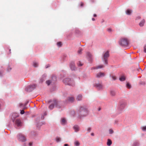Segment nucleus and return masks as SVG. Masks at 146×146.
Wrapping results in <instances>:
<instances>
[{
	"instance_id": "obj_23",
	"label": "nucleus",
	"mask_w": 146,
	"mask_h": 146,
	"mask_svg": "<svg viewBox=\"0 0 146 146\" xmlns=\"http://www.w3.org/2000/svg\"><path fill=\"white\" fill-rule=\"evenodd\" d=\"M114 132L113 130L111 129H109L108 130V133L109 134H112L114 133Z\"/></svg>"
},
{
	"instance_id": "obj_54",
	"label": "nucleus",
	"mask_w": 146,
	"mask_h": 146,
	"mask_svg": "<svg viewBox=\"0 0 146 146\" xmlns=\"http://www.w3.org/2000/svg\"><path fill=\"white\" fill-rule=\"evenodd\" d=\"M48 66H47V67H46V68H48Z\"/></svg>"
},
{
	"instance_id": "obj_34",
	"label": "nucleus",
	"mask_w": 146,
	"mask_h": 146,
	"mask_svg": "<svg viewBox=\"0 0 146 146\" xmlns=\"http://www.w3.org/2000/svg\"><path fill=\"white\" fill-rule=\"evenodd\" d=\"M71 114L73 116H74L76 114L75 113V112L74 111H71Z\"/></svg>"
},
{
	"instance_id": "obj_35",
	"label": "nucleus",
	"mask_w": 146,
	"mask_h": 146,
	"mask_svg": "<svg viewBox=\"0 0 146 146\" xmlns=\"http://www.w3.org/2000/svg\"><path fill=\"white\" fill-rule=\"evenodd\" d=\"M104 63L106 64L108 63V60L107 58L104 59Z\"/></svg>"
},
{
	"instance_id": "obj_33",
	"label": "nucleus",
	"mask_w": 146,
	"mask_h": 146,
	"mask_svg": "<svg viewBox=\"0 0 146 146\" xmlns=\"http://www.w3.org/2000/svg\"><path fill=\"white\" fill-rule=\"evenodd\" d=\"M56 141L58 142L61 141V138L59 137H56Z\"/></svg>"
},
{
	"instance_id": "obj_24",
	"label": "nucleus",
	"mask_w": 146,
	"mask_h": 146,
	"mask_svg": "<svg viewBox=\"0 0 146 146\" xmlns=\"http://www.w3.org/2000/svg\"><path fill=\"white\" fill-rule=\"evenodd\" d=\"M56 45L58 47H60L62 46V43L60 42H58L56 43Z\"/></svg>"
},
{
	"instance_id": "obj_42",
	"label": "nucleus",
	"mask_w": 146,
	"mask_h": 146,
	"mask_svg": "<svg viewBox=\"0 0 146 146\" xmlns=\"http://www.w3.org/2000/svg\"><path fill=\"white\" fill-rule=\"evenodd\" d=\"M82 50V49H80L78 50V53H80Z\"/></svg>"
},
{
	"instance_id": "obj_45",
	"label": "nucleus",
	"mask_w": 146,
	"mask_h": 146,
	"mask_svg": "<svg viewBox=\"0 0 146 146\" xmlns=\"http://www.w3.org/2000/svg\"><path fill=\"white\" fill-rule=\"evenodd\" d=\"M84 4L82 3L81 2L80 4V6L82 7L84 5Z\"/></svg>"
},
{
	"instance_id": "obj_15",
	"label": "nucleus",
	"mask_w": 146,
	"mask_h": 146,
	"mask_svg": "<svg viewBox=\"0 0 146 146\" xmlns=\"http://www.w3.org/2000/svg\"><path fill=\"white\" fill-rule=\"evenodd\" d=\"M70 67L72 70H74L75 69V64L73 62H72L70 65Z\"/></svg>"
},
{
	"instance_id": "obj_17",
	"label": "nucleus",
	"mask_w": 146,
	"mask_h": 146,
	"mask_svg": "<svg viewBox=\"0 0 146 146\" xmlns=\"http://www.w3.org/2000/svg\"><path fill=\"white\" fill-rule=\"evenodd\" d=\"M33 65L35 67H37L38 66V64L37 62L34 61L33 62Z\"/></svg>"
},
{
	"instance_id": "obj_30",
	"label": "nucleus",
	"mask_w": 146,
	"mask_h": 146,
	"mask_svg": "<svg viewBox=\"0 0 146 146\" xmlns=\"http://www.w3.org/2000/svg\"><path fill=\"white\" fill-rule=\"evenodd\" d=\"M104 67V66L103 65H100L96 67L95 69H98V68H102Z\"/></svg>"
},
{
	"instance_id": "obj_1",
	"label": "nucleus",
	"mask_w": 146,
	"mask_h": 146,
	"mask_svg": "<svg viewBox=\"0 0 146 146\" xmlns=\"http://www.w3.org/2000/svg\"><path fill=\"white\" fill-rule=\"evenodd\" d=\"M78 114V117L82 118L87 116L88 113V110L85 107L81 106L77 110Z\"/></svg>"
},
{
	"instance_id": "obj_53",
	"label": "nucleus",
	"mask_w": 146,
	"mask_h": 146,
	"mask_svg": "<svg viewBox=\"0 0 146 146\" xmlns=\"http://www.w3.org/2000/svg\"><path fill=\"white\" fill-rule=\"evenodd\" d=\"M140 19V17H138V19Z\"/></svg>"
},
{
	"instance_id": "obj_55",
	"label": "nucleus",
	"mask_w": 146,
	"mask_h": 146,
	"mask_svg": "<svg viewBox=\"0 0 146 146\" xmlns=\"http://www.w3.org/2000/svg\"><path fill=\"white\" fill-rule=\"evenodd\" d=\"M140 70H141V69L140 68Z\"/></svg>"
},
{
	"instance_id": "obj_9",
	"label": "nucleus",
	"mask_w": 146,
	"mask_h": 146,
	"mask_svg": "<svg viewBox=\"0 0 146 146\" xmlns=\"http://www.w3.org/2000/svg\"><path fill=\"white\" fill-rule=\"evenodd\" d=\"M109 56V52L107 51L104 53L103 57L104 59L108 58Z\"/></svg>"
},
{
	"instance_id": "obj_25",
	"label": "nucleus",
	"mask_w": 146,
	"mask_h": 146,
	"mask_svg": "<svg viewBox=\"0 0 146 146\" xmlns=\"http://www.w3.org/2000/svg\"><path fill=\"white\" fill-rule=\"evenodd\" d=\"M110 94L112 96H114L115 95V92L114 91L111 90L110 91Z\"/></svg>"
},
{
	"instance_id": "obj_6",
	"label": "nucleus",
	"mask_w": 146,
	"mask_h": 146,
	"mask_svg": "<svg viewBox=\"0 0 146 146\" xmlns=\"http://www.w3.org/2000/svg\"><path fill=\"white\" fill-rule=\"evenodd\" d=\"M19 116L18 114L17 113H13L12 114L11 118L13 122H14L16 118Z\"/></svg>"
},
{
	"instance_id": "obj_2",
	"label": "nucleus",
	"mask_w": 146,
	"mask_h": 146,
	"mask_svg": "<svg viewBox=\"0 0 146 146\" xmlns=\"http://www.w3.org/2000/svg\"><path fill=\"white\" fill-rule=\"evenodd\" d=\"M63 82L66 85L72 86L74 84V81L73 78H66L64 80Z\"/></svg>"
},
{
	"instance_id": "obj_13",
	"label": "nucleus",
	"mask_w": 146,
	"mask_h": 146,
	"mask_svg": "<svg viewBox=\"0 0 146 146\" xmlns=\"http://www.w3.org/2000/svg\"><path fill=\"white\" fill-rule=\"evenodd\" d=\"M16 124L18 126H21L22 123L21 121L19 119L16 120Z\"/></svg>"
},
{
	"instance_id": "obj_14",
	"label": "nucleus",
	"mask_w": 146,
	"mask_h": 146,
	"mask_svg": "<svg viewBox=\"0 0 146 146\" xmlns=\"http://www.w3.org/2000/svg\"><path fill=\"white\" fill-rule=\"evenodd\" d=\"M82 96L81 94L78 95L76 98V100L77 101H79L82 100Z\"/></svg>"
},
{
	"instance_id": "obj_43",
	"label": "nucleus",
	"mask_w": 146,
	"mask_h": 146,
	"mask_svg": "<svg viewBox=\"0 0 146 146\" xmlns=\"http://www.w3.org/2000/svg\"><path fill=\"white\" fill-rule=\"evenodd\" d=\"M35 85L34 84L33 85H31L30 87L31 88H34L35 87Z\"/></svg>"
},
{
	"instance_id": "obj_12",
	"label": "nucleus",
	"mask_w": 146,
	"mask_h": 146,
	"mask_svg": "<svg viewBox=\"0 0 146 146\" xmlns=\"http://www.w3.org/2000/svg\"><path fill=\"white\" fill-rule=\"evenodd\" d=\"M73 129L74 131L76 132L79 131L80 130V127L78 125H74L73 127Z\"/></svg>"
},
{
	"instance_id": "obj_40",
	"label": "nucleus",
	"mask_w": 146,
	"mask_h": 146,
	"mask_svg": "<svg viewBox=\"0 0 146 146\" xmlns=\"http://www.w3.org/2000/svg\"><path fill=\"white\" fill-rule=\"evenodd\" d=\"M111 78H112V79L113 80H115L116 79V77L114 76H112Z\"/></svg>"
},
{
	"instance_id": "obj_41",
	"label": "nucleus",
	"mask_w": 146,
	"mask_h": 146,
	"mask_svg": "<svg viewBox=\"0 0 146 146\" xmlns=\"http://www.w3.org/2000/svg\"><path fill=\"white\" fill-rule=\"evenodd\" d=\"M25 113L24 110H22L21 111V113L22 114H23Z\"/></svg>"
},
{
	"instance_id": "obj_48",
	"label": "nucleus",
	"mask_w": 146,
	"mask_h": 146,
	"mask_svg": "<svg viewBox=\"0 0 146 146\" xmlns=\"http://www.w3.org/2000/svg\"><path fill=\"white\" fill-rule=\"evenodd\" d=\"M94 17H97V15L96 14H94Z\"/></svg>"
},
{
	"instance_id": "obj_11",
	"label": "nucleus",
	"mask_w": 146,
	"mask_h": 146,
	"mask_svg": "<svg viewBox=\"0 0 146 146\" xmlns=\"http://www.w3.org/2000/svg\"><path fill=\"white\" fill-rule=\"evenodd\" d=\"M95 86L98 89H101L102 88L103 86L101 83H97L95 85Z\"/></svg>"
},
{
	"instance_id": "obj_39",
	"label": "nucleus",
	"mask_w": 146,
	"mask_h": 146,
	"mask_svg": "<svg viewBox=\"0 0 146 146\" xmlns=\"http://www.w3.org/2000/svg\"><path fill=\"white\" fill-rule=\"evenodd\" d=\"M75 32L76 33H80V31L78 30H76L75 31Z\"/></svg>"
},
{
	"instance_id": "obj_5",
	"label": "nucleus",
	"mask_w": 146,
	"mask_h": 146,
	"mask_svg": "<svg viewBox=\"0 0 146 146\" xmlns=\"http://www.w3.org/2000/svg\"><path fill=\"white\" fill-rule=\"evenodd\" d=\"M58 103L56 101H54V103L52 104L51 105L49 106V108L50 110H52L54 107V106H56L58 108H59L58 106H57V105L58 104Z\"/></svg>"
},
{
	"instance_id": "obj_51",
	"label": "nucleus",
	"mask_w": 146,
	"mask_h": 146,
	"mask_svg": "<svg viewBox=\"0 0 146 146\" xmlns=\"http://www.w3.org/2000/svg\"><path fill=\"white\" fill-rule=\"evenodd\" d=\"M22 104H20V106H21L22 105Z\"/></svg>"
},
{
	"instance_id": "obj_50",
	"label": "nucleus",
	"mask_w": 146,
	"mask_h": 146,
	"mask_svg": "<svg viewBox=\"0 0 146 146\" xmlns=\"http://www.w3.org/2000/svg\"><path fill=\"white\" fill-rule=\"evenodd\" d=\"M92 21H95V19H94V18H92Z\"/></svg>"
},
{
	"instance_id": "obj_8",
	"label": "nucleus",
	"mask_w": 146,
	"mask_h": 146,
	"mask_svg": "<svg viewBox=\"0 0 146 146\" xmlns=\"http://www.w3.org/2000/svg\"><path fill=\"white\" fill-rule=\"evenodd\" d=\"M125 106V104L124 102H121L119 106V109H122L124 108Z\"/></svg>"
},
{
	"instance_id": "obj_47",
	"label": "nucleus",
	"mask_w": 146,
	"mask_h": 146,
	"mask_svg": "<svg viewBox=\"0 0 146 146\" xmlns=\"http://www.w3.org/2000/svg\"><path fill=\"white\" fill-rule=\"evenodd\" d=\"M64 146H68V144H65L64 145Z\"/></svg>"
},
{
	"instance_id": "obj_26",
	"label": "nucleus",
	"mask_w": 146,
	"mask_h": 146,
	"mask_svg": "<svg viewBox=\"0 0 146 146\" xmlns=\"http://www.w3.org/2000/svg\"><path fill=\"white\" fill-rule=\"evenodd\" d=\"M131 13V11L129 9H127L126 12V14L128 15H130Z\"/></svg>"
},
{
	"instance_id": "obj_36",
	"label": "nucleus",
	"mask_w": 146,
	"mask_h": 146,
	"mask_svg": "<svg viewBox=\"0 0 146 146\" xmlns=\"http://www.w3.org/2000/svg\"><path fill=\"white\" fill-rule=\"evenodd\" d=\"M107 31L109 32H110L112 31V29L110 28H108L107 29Z\"/></svg>"
},
{
	"instance_id": "obj_22",
	"label": "nucleus",
	"mask_w": 146,
	"mask_h": 146,
	"mask_svg": "<svg viewBox=\"0 0 146 146\" xmlns=\"http://www.w3.org/2000/svg\"><path fill=\"white\" fill-rule=\"evenodd\" d=\"M139 142L137 141H135L133 142L132 146H139Z\"/></svg>"
},
{
	"instance_id": "obj_3",
	"label": "nucleus",
	"mask_w": 146,
	"mask_h": 146,
	"mask_svg": "<svg viewBox=\"0 0 146 146\" xmlns=\"http://www.w3.org/2000/svg\"><path fill=\"white\" fill-rule=\"evenodd\" d=\"M128 43V41L127 38H122L119 41V44L121 46H125L127 45Z\"/></svg>"
},
{
	"instance_id": "obj_18",
	"label": "nucleus",
	"mask_w": 146,
	"mask_h": 146,
	"mask_svg": "<svg viewBox=\"0 0 146 146\" xmlns=\"http://www.w3.org/2000/svg\"><path fill=\"white\" fill-rule=\"evenodd\" d=\"M46 77V75H44L43 76L40 80V82L42 83L44 81Z\"/></svg>"
},
{
	"instance_id": "obj_19",
	"label": "nucleus",
	"mask_w": 146,
	"mask_h": 146,
	"mask_svg": "<svg viewBox=\"0 0 146 146\" xmlns=\"http://www.w3.org/2000/svg\"><path fill=\"white\" fill-rule=\"evenodd\" d=\"M68 100L69 102H72L74 101V99L73 97H71L68 98Z\"/></svg>"
},
{
	"instance_id": "obj_32",
	"label": "nucleus",
	"mask_w": 146,
	"mask_h": 146,
	"mask_svg": "<svg viewBox=\"0 0 146 146\" xmlns=\"http://www.w3.org/2000/svg\"><path fill=\"white\" fill-rule=\"evenodd\" d=\"M51 83V82L49 80H48L46 81V83L48 85H49Z\"/></svg>"
},
{
	"instance_id": "obj_28",
	"label": "nucleus",
	"mask_w": 146,
	"mask_h": 146,
	"mask_svg": "<svg viewBox=\"0 0 146 146\" xmlns=\"http://www.w3.org/2000/svg\"><path fill=\"white\" fill-rule=\"evenodd\" d=\"M119 80L121 81H124L125 80V78L124 76H122L119 78Z\"/></svg>"
},
{
	"instance_id": "obj_37",
	"label": "nucleus",
	"mask_w": 146,
	"mask_h": 146,
	"mask_svg": "<svg viewBox=\"0 0 146 146\" xmlns=\"http://www.w3.org/2000/svg\"><path fill=\"white\" fill-rule=\"evenodd\" d=\"M143 50L144 52L146 53V45L144 46Z\"/></svg>"
},
{
	"instance_id": "obj_38",
	"label": "nucleus",
	"mask_w": 146,
	"mask_h": 146,
	"mask_svg": "<svg viewBox=\"0 0 146 146\" xmlns=\"http://www.w3.org/2000/svg\"><path fill=\"white\" fill-rule=\"evenodd\" d=\"M91 128L89 127L87 129V131L88 132H90L91 130Z\"/></svg>"
},
{
	"instance_id": "obj_16",
	"label": "nucleus",
	"mask_w": 146,
	"mask_h": 146,
	"mask_svg": "<svg viewBox=\"0 0 146 146\" xmlns=\"http://www.w3.org/2000/svg\"><path fill=\"white\" fill-rule=\"evenodd\" d=\"M74 145L75 146H79L80 145V143L79 141L75 140L74 142Z\"/></svg>"
},
{
	"instance_id": "obj_10",
	"label": "nucleus",
	"mask_w": 146,
	"mask_h": 146,
	"mask_svg": "<svg viewBox=\"0 0 146 146\" xmlns=\"http://www.w3.org/2000/svg\"><path fill=\"white\" fill-rule=\"evenodd\" d=\"M104 76L105 74L104 73L99 72L96 74V76L97 78H100L104 77Z\"/></svg>"
},
{
	"instance_id": "obj_46",
	"label": "nucleus",
	"mask_w": 146,
	"mask_h": 146,
	"mask_svg": "<svg viewBox=\"0 0 146 146\" xmlns=\"http://www.w3.org/2000/svg\"><path fill=\"white\" fill-rule=\"evenodd\" d=\"M118 121H115L114 122V123L115 124H117Z\"/></svg>"
},
{
	"instance_id": "obj_49",
	"label": "nucleus",
	"mask_w": 146,
	"mask_h": 146,
	"mask_svg": "<svg viewBox=\"0 0 146 146\" xmlns=\"http://www.w3.org/2000/svg\"><path fill=\"white\" fill-rule=\"evenodd\" d=\"M78 65L79 66H82V64L80 63V64H78Z\"/></svg>"
},
{
	"instance_id": "obj_31",
	"label": "nucleus",
	"mask_w": 146,
	"mask_h": 146,
	"mask_svg": "<svg viewBox=\"0 0 146 146\" xmlns=\"http://www.w3.org/2000/svg\"><path fill=\"white\" fill-rule=\"evenodd\" d=\"M86 54L88 57L91 58L92 56V55L90 52H87L86 53Z\"/></svg>"
},
{
	"instance_id": "obj_7",
	"label": "nucleus",
	"mask_w": 146,
	"mask_h": 146,
	"mask_svg": "<svg viewBox=\"0 0 146 146\" xmlns=\"http://www.w3.org/2000/svg\"><path fill=\"white\" fill-rule=\"evenodd\" d=\"M60 123L62 125H65L67 123L66 119L64 118H62L60 119Z\"/></svg>"
},
{
	"instance_id": "obj_52",
	"label": "nucleus",
	"mask_w": 146,
	"mask_h": 146,
	"mask_svg": "<svg viewBox=\"0 0 146 146\" xmlns=\"http://www.w3.org/2000/svg\"><path fill=\"white\" fill-rule=\"evenodd\" d=\"M91 135H94V133H92V134H91Z\"/></svg>"
},
{
	"instance_id": "obj_27",
	"label": "nucleus",
	"mask_w": 146,
	"mask_h": 146,
	"mask_svg": "<svg viewBox=\"0 0 146 146\" xmlns=\"http://www.w3.org/2000/svg\"><path fill=\"white\" fill-rule=\"evenodd\" d=\"M126 86L128 89H130L131 88V86L129 83H127L126 84Z\"/></svg>"
},
{
	"instance_id": "obj_29",
	"label": "nucleus",
	"mask_w": 146,
	"mask_h": 146,
	"mask_svg": "<svg viewBox=\"0 0 146 146\" xmlns=\"http://www.w3.org/2000/svg\"><path fill=\"white\" fill-rule=\"evenodd\" d=\"M142 130L144 131H146V126H143L141 127Z\"/></svg>"
},
{
	"instance_id": "obj_44",
	"label": "nucleus",
	"mask_w": 146,
	"mask_h": 146,
	"mask_svg": "<svg viewBox=\"0 0 146 146\" xmlns=\"http://www.w3.org/2000/svg\"><path fill=\"white\" fill-rule=\"evenodd\" d=\"M33 145V143H29V146H32Z\"/></svg>"
},
{
	"instance_id": "obj_20",
	"label": "nucleus",
	"mask_w": 146,
	"mask_h": 146,
	"mask_svg": "<svg viewBox=\"0 0 146 146\" xmlns=\"http://www.w3.org/2000/svg\"><path fill=\"white\" fill-rule=\"evenodd\" d=\"M112 142L109 139H108L107 140V145L108 146H110L112 144Z\"/></svg>"
},
{
	"instance_id": "obj_21",
	"label": "nucleus",
	"mask_w": 146,
	"mask_h": 146,
	"mask_svg": "<svg viewBox=\"0 0 146 146\" xmlns=\"http://www.w3.org/2000/svg\"><path fill=\"white\" fill-rule=\"evenodd\" d=\"M145 23V20L144 19L142 20L139 23V25L140 27L143 26Z\"/></svg>"
},
{
	"instance_id": "obj_4",
	"label": "nucleus",
	"mask_w": 146,
	"mask_h": 146,
	"mask_svg": "<svg viewBox=\"0 0 146 146\" xmlns=\"http://www.w3.org/2000/svg\"><path fill=\"white\" fill-rule=\"evenodd\" d=\"M18 140L20 142H24L27 141L26 137L22 134H18L17 136Z\"/></svg>"
}]
</instances>
